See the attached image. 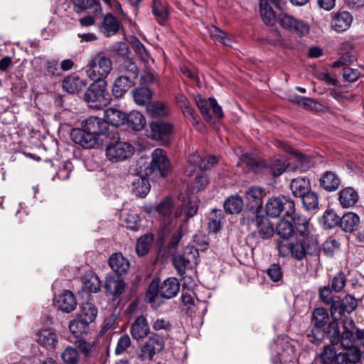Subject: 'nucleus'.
Wrapping results in <instances>:
<instances>
[{"instance_id":"f257e3e1","label":"nucleus","mask_w":364,"mask_h":364,"mask_svg":"<svg viewBox=\"0 0 364 364\" xmlns=\"http://www.w3.org/2000/svg\"><path fill=\"white\" fill-rule=\"evenodd\" d=\"M296 237L295 241L288 243L285 241H278L277 247L279 255L283 257L291 256L296 260L303 259L306 255L315 254L318 248L316 240L309 235V220L304 216L295 218Z\"/></svg>"},{"instance_id":"f03ea898","label":"nucleus","mask_w":364,"mask_h":364,"mask_svg":"<svg viewBox=\"0 0 364 364\" xmlns=\"http://www.w3.org/2000/svg\"><path fill=\"white\" fill-rule=\"evenodd\" d=\"M114 136V134L109 132L106 123L97 117H90L82 122V129L72 130V140L83 148H98L103 144L107 137Z\"/></svg>"},{"instance_id":"7ed1b4c3","label":"nucleus","mask_w":364,"mask_h":364,"mask_svg":"<svg viewBox=\"0 0 364 364\" xmlns=\"http://www.w3.org/2000/svg\"><path fill=\"white\" fill-rule=\"evenodd\" d=\"M244 164H247L248 166L245 170L246 172L250 171L261 172L267 169L275 177L282 175L286 171L289 165L287 160L283 156H275L270 159L269 161H257L247 157V159H240L237 163V166H242Z\"/></svg>"},{"instance_id":"20e7f679","label":"nucleus","mask_w":364,"mask_h":364,"mask_svg":"<svg viewBox=\"0 0 364 364\" xmlns=\"http://www.w3.org/2000/svg\"><path fill=\"white\" fill-rule=\"evenodd\" d=\"M89 77L94 80H102L106 77L112 70V63L108 55L100 51L94 55L87 64Z\"/></svg>"},{"instance_id":"39448f33","label":"nucleus","mask_w":364,"mask_h":364,"mask_svg":"<svg viewBox=\"0 0 364 364\" xmlns=\"http://www.w3.org/2000/svg\"><path fill=\"white\" fill-rule=\"evenodd\" d=\"M265 211L272 218H277L282 213L284 216H292L295 213V204L291 198L284 196L272 197L266 203Z\"/></svg>"},{"instance_id":"423d86ee","label":"nucleus","mask_w":364,"mask_h":364,"mask_svg":"<svg viewBox=\"0 0 364 364\" xmlns=\"http://www.w3.org/2000/svg\"><path fill=\"white\" fill-rule=\"evenodd\" d=\"M134 151L132 144L119 139L109 142L106 146L107 159L113 163L124 161L131 158Z\"/></svg>"},{"instance_id":"0eeeda50","label":"nucleus","mask_w":364,"mask_h":364,"mask_svg":"<svg viewBox=\"0 0 364 364\" xmlns=\"http://www.w3.org/2000/svg\"><path fill=\"white\" fill-rule=\"evenodd\" d=\"M343 332L341 333L340 343L344 349L357 348L355 346V341H363L364 340V331L357 329L355 333V323L351 318L346 317L342 321Z\"/></svg>"},{"instance_id":"6e6552de","label":"nucleus","mask_w":364,"mask_h":364,"mask_svg":"<svg viewBox=\"0 0 364 364\" xmlns=\"http://www.w3.org/2000/svg\"><path fill=\"white\" fill-rule=\"evenodd\" d=\"M278 22L283 28L299 37L307 36L310 31L308 22L284 12L279 14Z\"/></svg>"},{"instance_id":"1a4fd4ad","label":"nucleus","mask_w":364,"mask_h":364,"mask_svg":"<svg viewBox=\"0 0 364 364\" xmlns=\"http://www.w3.org/2000/svg\"><path fill=\"white\" fill-rule=\"evenodd\" d=\"M198 250L193 246H188L182 254L176 255L173 258V264L180 276L186 273L188 268L196 266L198 262Z\"/></svg>"},{"instance_id":"9d476101","label":"nucleus","mask_w":364,"mask_h":364,"mask_svg":"<svg viewBox=\"0 0 364 364\" xmlns=\"http://www.w3.org/2000/svg\"><path fill=\"white\" fill-rule=\"evenodd\" d=\"M85 100L89 103H95L93 106L100 108L109 102V95L106 92V84L98 80L92 83L85 94Z\"/></svg>"},{"instance_id":"9b49d317","label":"nucleus","mask_w":364,"mask_h":364,"mask_svg":"<svg viewBox=\"0 0 364 364\" xmlns=\"http://www.w3.org/2000/svg\"><path fill=\"white\" fill-rule=\"evenodd\" d=\"M171 169V164L165 150L156 149L151 153V161L149 168L150 173L166 177Z\"/></svg>"},{"instance_id":"f8f14e48","label":"nucleus","mask_w":364,"mask_h":364,"mask_svg":"<svg viewBox=\"0 0 364 364\" xmlns=\"http://www.w3.org/2000/svg\"><path fill=\"white\" fill-rule=\"evenodd\" d=\"M149 136L161 141L163 145L170 143V138L173 131V125L164 121L153 122L149 124Z\"/></svg>"},{"instance_id":"ddd939ff","label":"nucleus","mask_w":364,"mask_h":364,"mask_svg":"<svg viewBox=\"0 0 364 364\" xmlns=\"http://www.w3.org/2000/svg\"><path fill=\"white\" fill-rule=\"evenodd\" d=\"M218 161L217 157L214 156H209L207 159H203L200 155L195 152L190 154L186 165L184 168V173L186 176H191L196 171V168L200 169H208L213 167Z\"/></svg>"},{"instance_id":"4468645a","label":"nucleus","mask_w":364,"mask_h":364,"mask_svg":"<svg viewBox=\"0 0 364 364\" xmlns=\"http://www.w3.org/2000/svg\"><path fill=\"white\" fill-rule=\"evenodd\" d=\"M358 306L357 299L346 295L341 301H334L331 306V316L333 320H341L345 313L350 314Z\"/></svg>"},{"instance_id":"2eb2a0df","label":"nucleus","mask_w":364,"mask_h":364,"mask_svg":"<svg viewBox=\"0 0 364 364\" xmlns=\"http://www.w3.org/2000/svg\"><path fill=\"white\" fill-rule=\"evenodd\" d=\"M181 205L173 213L174 218L185 216V222L198 212L199 200L195 196H180Z\"/></svg>"},{"instance_id":"dca6fc26","label":"nucleus","mask_w":364,"mask_h":364,"mask_svg":"<svg viewBox=\"0 0 364 364\" xmlns=\"http://www.w3.org/2000/svg\"><path fill=\"white\" fill-rule=\"evenodd\" d=\"M164 347V341L161 336L154 334L150 336L141 348V356L143 358L151 359L154 355L161 352Z\"/></svg>"},{"instance_id":"f3484780","label":"nucleus","mask_w":364,"mask_h":364,"mask_svg":"<svg viewBox=\"0 0 364 364\" xmlns=\"http://www.w3.org/2000/svg\"><path fill=\"white\" fill-rule=\"evenodd\" d=\"M130 334L133 339L139 341L150 333V326L146 318L142 315L136 316L130 326Z\"/></svg>"},{"instance_id":"a211bd4d","label":"nucleus","mask_w":364,"mask_h":364,"mask_svg":"<svg viewBox=\"0 0 364 364\" xmlns=\"http://www.w3.org/2000/svg\"><path fill=\"white\" fill-rule=\"evenodd\" d=\"M353 16L348 11H339L331 14V28L337 33L347 31L351 26Z\"/></svg>"},{"instance_id":"6ab92c4d","label":"nucleus","mask_w":364,"mask_h":364,"mask_svg":"<svg viewBox=\"0 0 364 364\" xmlns=\"http://www.w3.org/2000/svg\"><path fill=\"white\" fill-rule=\"evenodd\" d=\"M252 224L256 227L255 234L263 240L268 239L274 235V227L269 220L264 216L257 215Z\"/></svg>"},{"instance_id":"aec40b11","label":"nucleus","mask_w":364,"mask_h":364,"mask_svg":"<svg viewBox=\"0 0 364 364\" xmlns=\"http://www.w3.org/2000/svg\"><path fill=\"white\" fill-rule=\"evenodd\" d=\"M301 216V215L294 214L291 218V223L287 220H280L277 223L276 231L277 234L283 240H288L291 237H296V228L295 218Z\"/></svg>"},{"instance_id":"412c9836","label":"nucleus","mask_w":364,"mask_h":364,"mask_svg":"<svg viewBox=\"0 0 364 364\" xmlns=\"http://www.w3.org/2000/svg\"><path fill=\"white\" fill-rule=\"evenodd\" d=\"M277 358L281 364H288L294 357V348L285 338L277 341Z\"/></svg>"},{"instance_id":"4be33fe9","label":"nucleus","mask_w":364,"mask_h":364,"mask_svg":"<svg viewBox=\"0 0 364 364\" xmlns=\"http://www.w3.org/2000/svg\"><path fill=\"white\" fill-rule=\"evenodd\" d=\"M265 195V190L263 188L252 186L245 191V198L252 208H260Z\"/></svg>"},{"instance_id":"5701e85b","label":"nucleus","mask_w":364,"mask_h":364,"mask_svg":"<svg viewBox=\"0 0 364 364\" xmlns=\"http://www.w3.org/2000/svg\"><path fill=\"white\" fill-rule=\"evenodd\" d=\"M360 358L361 353L358 348H343V351L336 353L333 364H355Z\"/></svg>"},{"instance_id":"b1692460","label":"nucleus","mask_w":364,"mask_h":364,"mask_svg":"<svg viewBox=\"0 0 364 364\" xmlns=\"http://www.w3.org/2000/svg\"><path fill=\"white\" fill-rule=\"evenodd\" d=\"M341 184V178L333 171H325L319 179L320 186L328 192L336 191Z\"/></svg>"},{"instance_id":"393cba45","label":"nucleus","mask_w":364,"mask_h":364,"mask_svg":"<svg viewBox=\"0 0 364 364\" xmlns=\"http://www.w3.org/2000/svg\"><path fill=\"white\" fill-rule=\"evenodd\" d=\"M36 340L46 348H55L58 343V336L53 329L43 328L36 332Z\"/></svg>"},{"instance_id":"a878e982","label":"nucleus","mask_w":364,"mask_h":364,"mask_svg":"<svg viewBox=\"0 0 364 364\" xmlns=\"http://www.w3.org/2000/svg\"><path fill=\"white\" fill-rule=\"evenodd\" d=\"M180 290V283L176 278L171 277L159 285V294L165 299L175 297Z\"/></svg>"},{"instance_id":"bb28decb","label":"nucleus","mask_w":364,"mask_h":364,"mask_svg":"<svg viewBox=\"0 0 364 364\" xmlns=\"http://www.w3.org/2000/svg\"><path fill=\"white\" fill-rule=\"evenodd\" d=\"M359 200L358 192L352 187H346L338 193V201L344 208L354 206Z\"/></svg>"},{"instance_id":"cd10ccee","label":"nucleus","mask_w":364,"mask_h":364,"mask_svg":"<svg viewBox=\"0 0 364 364\" xmlns=\"http://www.w3.org/2000/svg\"><path fill=\"white\" fill-rule=\"evenodd\" d=\"M109 264L111 269L118 275L125 274L129 269V262L121 254L115 253L110 256Z\"/></svg>"},{"instance_id":"c85d7f7f","label":"nucleus","mask_w":364,"mask_h":364,"mask_svg":"<svg viewBox=\"0 0 364 364\" xmlns=\"http://www.w3.org/2000/svg\"><path fill=\"white\" fill-rule=\"evenodd\" d=\"M125 116L126 114L123 112L115 108L109 107L105 111V120L102 119V121L106 123L107 127V124L118 127L125 124Z\"/></svg>"},{"instance_id":"c756f323","label":"nucleus","mask_w":364,"mask_h":364,"mask_svg":"<svg viewBox=\"0 0 364 364\" xmlns=\"http://www.w3.org/2000/svg\"><path fill=\"white\" fill-rule=\"evenodd\" d=\"M85 86V81L75 75L68 76L63 82V90L70 94L78 93Z\"/></svg>"},{"instance_id":"7c9ffc66","label":"nucleus","mask_w":364,"mask_h":364,"mask_svg":"<svg viewBox=\"0 0 364 364\" xmlns=\"http://www.w3.org/2000/svg\"><path fill=\"white\" fill-rule=\"evenodd\" d=\"M56 303L59 309L67 313L73 311L77 306L75 296L70 291H64L59 296Z\"/></svg>"},{"instance_id":"2f4dec72","label":"nucleus","mask_w":364,"mask_h":364,"mask_svg":"<svg viewBox=\"0 0 364 364\" xmlns=\"http://www.w3.org/2000/svg\"><path fill=\"white\" fill-rule=\"evenodd\" d=\"M360 224L359 216L353 212H348L341 218L340 226L343 230L352 232L357 230Z\"/></svg>"},{"instance_id":"473e14b6","label":"nucleus","mask_w":364,"mask_h":364,"mask_svg":"<svg viewBox=\"0 0 364 364\" xmlns=\"http://www.w3.org/2000/svg\"><path fill=\"white\" fill-rule=\"evenodd\" d=\"M133 80L127 75H121L114 82L112 87L113 95L116 97H122L124 93L132 87Z\"/></svg>"},{"instance_id":"72a5a7b5","label":"nucleus","mask_w":364,"mask_h":364,"mask_svg":"<svg viewBox=\"0 0 364 364\" xmlns=\"http://www.w3.org/2000/svg\"><path fill=\"white\" fill-rule=\"evenodd\" d=\"M146 112L152 117H166L170 113V108L163 102L154 101L146 105Z\"/></svg>"},{"instance_id":"f704fd0d","label":"nucleus","mask_w":364,"mask_h":364,"mask_svg":"<svg viewBox=\"0 0 364 364\" xmlns=\"http://www.w3.org/2000/svg\"><path fill=\"white\" fill-rule=\"evenodd\" d=\"M125 124L135 131H140L146 125V119L144 115L139 112L133 111L125 116Z\"/></svg>"},{"instance_id":"c9c22d12","label":"nucleus","mask_w":364,"mask_h":364,"mask_svg":"<svg viewBox=\"0 0 364 364\" xmlns=\"http://www.w3.org/2000/svg\"><path fill=\"white\" fill-rule=\"evenodd\" d=\"M82 289L87 292L97 293L101 289L99 277L92 272L86 273L82 279Z\"/></svg>"},{"instance_id":"e433bc0d","label":"nucleus","mask_w":364,"mask_h":364,"mask_svg":"<svg viewBox=\"0 0 364 364\" xmlns=\"http://www.w3.org/2000/svg\"><path fill=\"white\" fill-rule=\"evenodd\" d=\"M290 189L295 197H301L310 190V183L306 178H294L290 183Z\"/></svg>"},{"instance_id":"4c0bfd02","label":"nucleus","mask_w":364,"mask_h":364,"mask_svg":"<svg viewBox=\"0 0 364 364\" xmlns=\"http://www.w3.org/2000/svg\"><path fill=\"white\" fill-rule=\"evenodd\" d=\"M105 288L115 297H119L124 291L125 283L121 279L108 277L106 279Z\"/></svg>"},{"instance_id":"58836bf2","label":"nucleus","mask_w":364,"mask_h":364,"mask_svg":"<svg viewBox=\"0 0 364 364\" xmlns=\"http://www.w3.org/2000/svg\"><path fill=\"white\" fill-rule=\"evenodd\" d=\"M259 12L264 23L268 26H273L277 22V16L272 8L266 0H261L259 3ZM278 20V18H277Z\"/></svg>"},{"instance_id":"ea45409f","label":"nucleus","mask_w":364,"mask_h":364,"mask_svg":"<svg viewBox=\"0 0 364 364\" xmlns=\"http://www.w3.org/2000/svg\"><path fill=\"white\" fill-rule=\"evenodd\" d=\"M242 198L239 195L231 196L224 203L225 212L230 214L239 213L243 208Z\"/></svg>"},{"instance_id":"a19ab883","label":"nucleus","mask_w":364,"mask_h":364,"mask_svg":"<svg viewBox=\"0 0 364 364\" xmlns=\"http://www.w3.org/2000/svg\"><path fill=\"white\" fill-rule=\"evenodd\" d=\"M90 323L85 321L82 317L77 318L71 321L69 323V329L70 332L76 337L79 338L83 333H87L88 325Z\"/></svg>"},{"instance_id":"79ce46f5","label":"nucleus","mask_w":364,"mask_h":364,"mask_svg":"<svg viewBox=\"0 0 364 364\" xmlns=\"http://www.w3.org/2000/svg\"><path fill=\"white\" fill-rule=\"evenodd\" d=\"M213 97H210L208 99L202 98L200 95H197L195 97V102L200 111L201 114L203 118L207 122H210L212 120V116L210 114V109L213 106L212 100Z\"/></svg>"},{"instance_id":"37998d69","label":"nucleus","mask_w":364,"mask_h":364,"mask_svg":"<svg viewBox=\"0 0 364 364\" xmlns=\"http://www.w3.org/2000/svg\"><path fill=\"white\" fill-rule=\"evenodd\" d=\"M102 25L109 36L117 33L122 26L121 23L112 14H107L105 16Z\"/></svg>"},{"instance_id":"c03bdc74","label":"nucleus","mask_w":364,"mask_h":364,"mask_svg":"<svg viewBox=\"0 0 364 364\" xmlns=\"http://www.w3.org/2000/svg\"><path fill=\"white\" fill-rule=\"evenodd\" d=\"M300 198L306 210L314 211L318 209V197L315 192L309 190Z\"/></svg>"},{"instance_id":"a18cd8bd","label":"nucleus","mask_w":364,"mask_h":364,"mask_svg":"<svg viewBox=\"0 0 364 364\" xmlns=\"http://www.w3.org/2000/svg\"><path fill=\"white\" fill-rule=\"evenodd\" d=\"M274 145L278 149H281L287 153L292 154L294 156V157L297 159V161L301 162V166H304V165L307 164L309 161V159L305 155H304L302 153L299 151H294L290 145L287 144V143L282 141H275Z\"/></svg>"},{"instance_id":"49530a36","label":"nucleus","mask_w":364,"mask_h":364,"mask_svg":"<svg viewBox=\"0 0 364 364\" xmlns=\"http://www.w3.org/2000/svg\"><path fill=\"white\" fill-rule=\"evenodd\" d=\"M153 240L154 237L151 234H146L138 239L136 252L139 256H144L148 253Z\"/></svg>"},{"instance_id":"de8ad7c7","label":"nucleus","mask_w":364,"mask_h":364,"mask_svg":"<svg viewBox=\"0 0 364 364\" xmlns=\"http://www.w3.org/2000/svg\"><path fill=\"white\" fill-rule=\"evenodd\" d=\"M133 97L137 105H144L151 99L152 92L146 87H139L134 91Z\"/></svg>"},{"instance_id":"09e8293b","label":"nucleus","mask_w":364,"mask_h":364,"mask_svg":"<svg viewBox=\"0 0 364 364\" xmlns=\"http://www.w3.org/2000/svg\"><path fill=\"white\" fill-rule=\"evenodd\" d=\"M329 316L326 309L318 307L315 309L312 312V322L314 325L318 327L324 328L328 321Z\"/></svg>"},{"instance_id":"8fccbe9b","label":"nucleus","mask_w":364,"mask_h":364,"mask_svg":"<svg viewBox=\"0 0 364 364\" xmlns=\"http://www.w3.org/2000/svg\"><path fill=\"white\" fill-rule=\"evenodd\" d=\"M339 320H333L328 323L326 335L328 336L331 343L338 344L341 341V331L338 325Z\"/></svg>"},{"instance_id":"3c124183","label":"nucleus","mask_w":364,"mask_h":364,"mask_svg":"<svg viewBox=\"0 0 364 364\" xmlns=\"http://www.w3.org/2000/svg\"><path fill=\"white\" fill-rule=\"evenodd\" d=\"M337 344L326 345L319 354V358L323 364H333L336 355L335 346Z\"/></svg>"},{"instance_id":"603ef678","label":"nucleus","mask_w":364,"mask_h":364,"mask_svg":"<svg viewBox=\"0 0 364 364\" xmlns=\"http://www.w3.org/2000/svg\"><path fill=\"white\" fill-rule=\"evenodd\" d=\"M134 193L136 196L145 197L149 192L151 186L146 178H139L134 183Z\"/></svg>"},{"instance_id":"864d4df0","label":"nucleus","mask_w":364,"mask_h":364,"mask_svg":"<svg viewBox=\"0 0 364 364\" xmlns=\"http://www.w3.org/2000/svg\"><path fill=\"white\" fill-rule=\"evenodd\" d=\"M324 225L328 228H333L340 225L341 218L333 209L326 210L323 215Z\"/></svg>"},{"instance_id":"5fc2aeb1","label":"nucleus","mask_w":364,"mask_h":364,"mask_svg":"<svg viewBox=\"0 0 364 364\" xmlns=\"http://www.w3.org/2000/svg\"><path fill=\"white\" fill-rule=\"evenodd\" d=\"M97 314V309L92 304L87 302L82 305L80 317L85 321L87 320L90 323L93 322Z\"/></svg>"},{"instance_id":"6e6d98bb","label":"nucleus","mask_w":364,"mask_h":364,"mask_svg":"<svg viewBox=\"0 0 364 364\" xmlns=\"http://www.w3.org/2000/svg\"><path fill=\"white\" fill-rule=\"evenodd\" d=\"M340 243L333 237L328 238L323 244V252L329 257H332L339 251Z\"/></svg>"},{"instance_id":"4d7b16f0","label":"nucleus","mask_w":364,"mask_h":364,"mask_svg":"<svg viewBox=\"0 0 364 364\" xmlns=\"http://www.w3.org/2000/svg\"><path fill=\"white\" fill-rule=\"evenodd\" d=\"M209 33L210 36L213 37L215 40H217L218 42L228 46H232V38L230 37H228L224 31L219 29L218 28L212 26L209 28Z\"/></svg>"},{"instance_id":"13d9d810","label":"nucleus","mask_w":364,"mask_h":364,"mask_svg":"<svg viewBox=\"0 0 364 364\" xmlns=\"http://www.w3.org/2000/svg\"><path fill=\"white\" fill-rule=\"evenodd\" d=\"M62 359L66 364H77L79 360V353L77 350L70 346H68L62 353Z\"/></svg>"},{"instance_id":"bf43d9fd","label":"nucleus","mask_w":364,"mask_h":364,"mask_svg":"<svg viewBox=\"0 0 364 364\" xmlns=\"http://www.w3.org/2000/svg\"><path fill=\"white\" fill-rule=\"evenodd\" d=\"M181 109L184 117L187 118L193 126H196L198 124L199 117L190 103L182 107Z\"/></svg>"},{"instance_id":"052dcab7","label":"nucleus","mask_w":364,"mask_h":364,"mask_svg":"<svg viewBox=\"0 0 364 364\" xmlns=\"http://www.w3.org/2000/svg\"><path fill=\"white\" fill-rule=\"evenodd\" d=\"M181 109L184 117L187 118L193 126H196L198 124L199 117L190 103L182 107Z\"/></svg>"},{"instance_id":"680f3d73","label":"nucleus","mask_w":364,"mask_h":364,"mask_svg":"<svg viewBox=\"0 0 364 364\" xmlns=\"http://www.w3.org/2000/svg\"><path fill=\"white\" fill-rule=\"evenodd\" d=\"M72 1L77 12L92 9L99 4L98 0H72Z\"/></svg>"},{"instance_id":"e2e57ef3","label":"nucleus","mask_w":364,"mask_h":364,"mask_svg":"<svg viewBox=\"0 0 364 364\" xmlns=\"http://www.w3.org/2000/svg\"><path fill=\"white\" fill-rule=\"evenodd\" d=\"M173 202L171 198H166L157 206V211L165 217L171 218L172 215Z\"/></svg>"},{"instance_id":"0e129e2a","label":"nucleus","mask_w":364,"mask_h":364,"mask_svg":"<svg viewBox=\"0 0 364 364\" xmlns=\"http://www.w3.org/2000/svg\"><path fill=\"white\" fill-rule=\"evenodd\" d=\"M325 335L324 328L314 325L309 335L310 341L314 344L318 345L324 339Z\"/></svg>"},{"instance_id":"69168bd1","label":"nucleus","mask_w":364,"mask_h":364,"mask_svg":"<svg viewBox=\"0 0 364 364\" xmlns=\"http://www.w3.org/2000/svg\"><path fill=\"white\" fill-rule=\"evenodd\" d=\"M209 183V179L206 173H201L198 175L192 184V192H198L203 189Z\"/></svg>"},{"instance_id":"338daca9","label":"nucleus","mask_w":364,"mask_h":364,"mask_svg":"<svg viewBox=\"0 0 364 364\" xmlns=\"http://www.w3.org/2000/svg\"><path fill=\"white\" fill-rule=\"evenodd\" d=\"M132 341L130 337L127 334H124L118 339L117 346L115 348V353L120 355L124 353L127 349L131 346Z\"/></svg>"},{"instance_id":"774afa93","label":"nucleus","mask_w":364,"mask_h":364,"mask_svg":"<svg viewBox=\"0 0 364 364\" xmlns=\"http://www.w3.org/2000/svg\"><path fill=\"white\" fill-rule=\"evenodd\" d=\"M158 296H160L159 285L158 282L153 281L148 287L145 296V300L148 303H153L155 301V299Z\"/></svg>"}]
</instances>
